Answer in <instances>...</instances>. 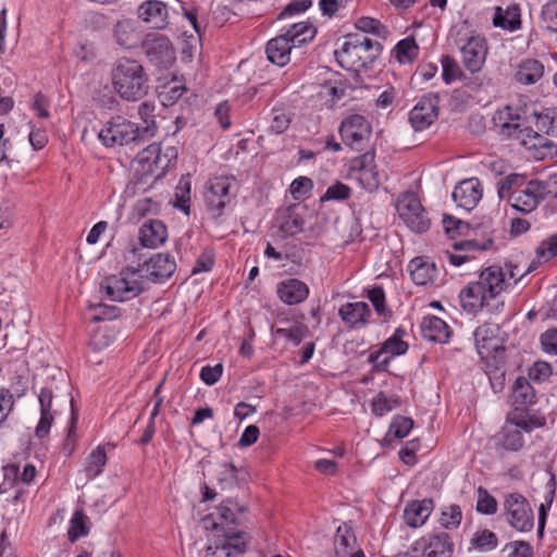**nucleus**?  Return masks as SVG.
<instances>
[{
  "mask_svg": "<svg viewBox=\"0 0 557 557\" xmlns=\"http://www.w3.org/2000/svg\"><path fill=\"white\" fill-rule=\"evenodd\" d=\"M238 468L230 462L220 465L218 471V482L222 486H233L237 483Z\"/></svg>",
  "mask_w": 557,
  "mask_h": 557,
  "instance_id": "864d4df0",
  "label": "nucleus"
},
{
  "mask_svg": "<svg viewBox=\"0 0 557 557\" xmlns=\"http://www.w3.org/2000/svg\"><path fill=\"white\" fill-rule=\"evenodd\" d=\"M520 8L517 4L508 5L506 9L496 7L493 25L504 30L515 32L521 27Z\"/></svg>",
  "mask_w": 557,
  "mask_h": 557,
  "instance_id": "2f4dec72",
  "label": "nucleus"
},
{
  "mask_svg": "<svg viewBox=\"0 0 557 557\" xmlns=\"http://www.w3.org/2000/svg\"><path fill=\"white\" fill-rule=\"evenodd\" d=\"M499 327L495 324L484 323L474 331V341L478 352L481 356L488 355L498 348Z\"/></svg>",
  "mask_w": 557,
  "mask_h": 557,
  "instance_id": "c756f323",
  "label": "nucleus"
},
{
  "mask_svg": "<svg viewBox=\"0 0 557 557\" xmlns=\"http://www.w3.org/2000/svg\"><path fill=\"white\" fill-rule=\"evenodd\" d=\"M498 546L497 535L487 529L476 530L470 539V548L481 553H487Z\"/></svg>",
  "mask_w": 557,
  "mask_h": 557,
  "instance_id": "e433bc0d",
  "label": "nucleus"
},
{
  "mask_svg": "<svg viewBox=\"0 0 557 557\" xmlns=\"http://www.w3.org/2000/svg\"><path fill=\"white\" fill-rule=\"evenodd\" d=\"M504 507L512 528L521 532L532 530L533 511L524 496L519 493L509 494L505 499Z\"/></svg>",
  "mask_w": 557,
  "mask_h": 557,
  "instance_id": "9b49d317",
  "label": "nucleus"
},
{
  "mask_svg": "<svg viewBox=\"0 0 557 557\" xmlns=\"http://www.w3.org/2000/svg\"><path fill=\"white\" fill-rule=\"evenodd\" d=\"M413 428L411 418L404 416H395L389 424L388 432L385 434L393 435L395 438L401 440L406 437Z\"/></svg>",
  "mask_w": 557,
  "mask_h": 557,
  "instance_id": "de8ad7c7",
  "label": "nucleus"
},
{
  "mask_svg": "<svg viewBox=\"0 0 557 557\" xmlns=\"http://www.w3.org/2000/svg\"><path fill=\"white\" fill-rule=\"evenodd\" d=\"M55 398V393L52 386H45L38 394L40 405V418L35 429V435L38 438L46 437L51 429L54 420V412L52 411V403Z\"/></svg>",
  "mask_w": 557,
  "mask_h": 557,
  "instance_id": "aec40b11",
  "label": "nucleus"
},
{
  "mask_svg": "<svg viewBox=\"0 0 557 557\" xmlns=\"http://www.w3.org/2000/svg\"><path fill=\"white\" fill-rule=\"evenodd\" d=\"M523 435L521 433V429L517 428L513 424V421L510 424H506L498 436V445H500L504 449L509 451H518L523 446Z\"/></svg>",
  "mask_w": 557,
  "mask_h": 557,
  "instance_id": "f704fd0d",
  "label": "nucleus"
},
{
  "mask_svg": "<svg viewBox=\"0 0 557 557\" xmlns=\"http://www.w3.org/2000/svg\"><path fill=\"white\" fill-rule=\"evenodd\" d=\"M420 329L424 339L438 344L448 343L453 334L450 326L444 320L435 315L424 317L421 321Z\"/></svg>",
  "mask_w": 557,
  "mask_h": 557,
  "instance_id": "4be33fe9",
  "label": "nucleus"
},
{
  "mask_svg": "<svg viewBox=\"0 0 557 557\" xmlns=\"http://www.w3.org/2000/svg\"><path fill=\"white\" fill-rule=\"evenodd\" d=\"M434 507L432 498L411 500L405 507L404 519L410 528H420L425 524Z\"/></svg>",
  "mask_w": 557,
  "mask_h": 557,
  "instance_id": "5701e85b",
  "label": "nucleus"
},
{
  "mask_svg": "<svg viewBox=\"0 0 557 557\" xmlns=\"http://www.w3.org/2000/svg\"><path fill=\"white\" fill-rule=\"evenodd\" d=\"M312 181L308 177L300 176L290 184V194L295 199H301L310 193Z\"/></svg>",
  "mask_w": 557,
  "mask_h": 557,
  "instance_id": "680f3d73",
  "label": "nucleus"
},
{
  "mask_svg": "<svg viewBox=\"0 0 557 557\" xmlns=\"http://www.w3.org/2000/svg\"><path fill=\"white\" fill-rule=\"evenodd\" d=\"M141 170L150 175L159 176L161 159V148L159 144H151L137 153L136 157Z\"/></svg>",
  "mask_w": 557,
  "mask_h": 557,
  "instance_id": "473e14b6",
  "label": "nucleus"
},
{
  "mask_svg": "<svg viewBox=\"0 0 557 557\" xmlns=\"http://www.w3.org/2000/svg\"><path fill=\"white\" fill-rule=\"evenodd\" d=\"M88 517L84 513L82 509L75 510L73 513L70 528H69V540L71 542H75L82 536L87 535L88 527H87Z\"/></svg>",
  "mask_w": 557,
  "mask_h": 557,
  "instance_id": "79ce46f5",
  "label": "nucleus"
},
{
  "mask_svg": "<svg viewBox=\"0 0 557 557\" xmlns=\"http://www.w3.org/2000/svg\"><path fill=\"white\" fill-rule=\"evenodd\" d=\"M236 195V180L232 176H215L206 187L205 201L209 211L215 216L222 214L223 209Z\"/></svg>",
  "mask_w": 557,
  "mask_h": 557,
  "instance_id": "1a4fd4ad",
  "label": "nucleus"
},
{
  "mask_svg": "<svg viewBox=\"0 0 557 557\" xmlns=\"http://www.w3.org/2000/svg\"><path fill=\"white\" fill-rule=\"evenodd\" d=\"M232 14L233 12L227 5L223 4L220 1H212L210 15L214 26H223L228 21Z\"/></svg>",
  "mask_w": 557,
  "mask_h": 557,
  "instance_id": "6e6d98bb",
  "label": "nucleus"
},
{
  "mask_svg": "<svg viewBox=\"0 0 557 557\" xmlns=\"http://www.w3.org/2000/svg\"><path fill=\"white\" fill-rule=\"evenodd\" d=\"M541 15L543 22L546 24V28L552 33H557V0L543 5Z\"/></svg>",
  "mask_w": 557,
  "mask_h": 557,
  "instance_id": "4d7b16f0",
  "label": "nucleus"
},
{
  "mask_svg": "<svg viewBox=\"0 0 557 557\" xmlns=\"http://www.w3.org/2000/svg\"><path fill=\"white\" fill-rule=\"evenodd\" d=\"M411 552L421 557H453L454 544L447 533H434L417 540Z\"/></svg>",
  "mask_w": 557,
  "mask_h": 557,
  "instance_id": "f8f14e48",
  "label": "nucleus"
},
{
  "mask_svg": "<svg viewBox=\"0 0 557 557\" xmlns=\"http://www.w3.org/2000/svg\"><path fill=\"white\" fill-rule=\"evenodd\" d=\"M138 17L152 28L163 29L169 25V11L164 2L147 0L137 9Z\"/></svg>",
  "mask_w": 557,
  "mask_h": 557,
  "instance_id": "6ab92c4d",
  "label": "nucleus"
},
{
  "mask_svg": "<svg viewBox=\"0 0 557 557\" xmlns=\"http://www.w3.org/2000/svg\"><path fill=\"white\" fill-rule=\"evenodd\" d=\"M381 44L363 34H348L335 50L338 64L348 71L367 69L380 55Z\"/></svg>",
  "mask_w": 557,
  "mask_h": 557,
  "instance_id": "39448f33",
  "label": "nucleus"
},
{
  "mask_svg": "<svg viewBox=\"0 0 557 557\" xmlns=\"http://www.w3.org/2000/svg\"><path fill=\"white\" fill-rule=\"evenodd\" d=\"M535 125L539 131L557 137V108H546L536 116Z\"/></svg>",
  "mask_w": 557,
  "mask_h": 557,
  "instance_id": "58836bf2",
  "label": "nucleus"
},
{
  "mask_svg": "<svg viewBox=\"0 0 557 557\" xmlns=\"http://www.w3.org/2000/svg\"><path fill=\"white\" fill-rule=\"evenodd\" d=\"M143 47L147 55L158 62L166 65L174 60V49L171 41L161 34H149L143 41Z\"/></svg>",
  "mask_w": 557,
  "mask_h": 557,
  "instance_id": "f3484780",
  "label": "nucleus"
},
{
  "mask_svg": "<svg viewBox=\"0 0 557 557\" xmlns=\"http://www.w3.org/2000/svg\"><path fill=\"white\" fill-rule=\"evenodd\" d=\"M350 193L351 189L347 185L336 182L326 189L321 200H346L349 198Z\"/></svg>",
  "mask_w": 557,
  "mask_h": 557,
  "instance_id": "bf43d9fd",
  "label": "nucleus"
},
{
  "mask_svg": "<svg viewBox=\"0 0 557 557\" xmlns=\"http://www.w3.org/2000/svg\"><path fill=\"white\" fill-rule=\"evenodd\" d=\"M357 539L347 523L337 527L334 536V550L336 557H364L361 549H356Z\"/></svg>",
  "mask_w": 557,
  "mask_h": 557,
  "instance_id": "412c9836",
  "label": "nucleus"
},
{
  "mask_svg": "<svg viewBox=\"0 0 557 557\" xmlns=\"http://www.w3.org/2000/svg\"><path fill=\"white\" fill-rule=\"evenodd\" d=\"M541 345L545 352L557 356V329H548L541 335Z\"/></svg>",
  "mask_w": 557,
  "mask_h": 557,
  "instance_id": "e2e57ef3",
  "label": "nucleus"
},
{
  "mask_svg": "<svg viewBox=\"0 0 557 557\" xmlns=\"http://www.w3.org/2000/svg\"><path fill=\"white\" fill-rule=\"evenodd\" d=\"M395 208L400 220L411 232L423 234L430 230L431 219L416 193L407 190L400 194Z\"/></svg>",
  "mask_w": 557,
  "mask_h": 557,
  "instance_id": "0eeeda50",
  "label": "nucleus"
},
{
  "mask_svg": "<svg viewBox=\"0 0 557 557\" xmlns=\"http://www.w3.org/2000/svg\"><path fill=\"white\" fill-rule=\"evenodd\" d=\"M189 193H190V183L189 181L182 180L175 189V199L174 206L186 214L189 212Z\"/></svg>",
  "mask_w": 557,
  "mask_h": 557,
  "instance_id": "5fc2aeb1",
  "label": "nucleus"
},
{
  "mask_svg": "<svg viewBox=\"0 0 557 557\" xmlns=\"http://www.w3.org/2000/svg\"><path fill=\"white\" fill-rule=\"evenodd\" d=\"M483 190L478 178L472 177L460 182L453 191V199L458 207L472 210L481 200Z\"/></svg>",
  "mask_w": 557,
  "mask_h": 557,
  "instance_id": "a211bd4d",
  "label": "nucleus"
},
{
  "mask_svg": "<svg viewBox=\"0 0 557 557\" xmlns=\"http://www.w3.org/2000/svg\"><path fill=\"white\" fill-rule=\"evenodd\" d=\"M515 403L519 405L532 404L535 399V393L531 384L524 377H518L513 384Z\"/></svg>",
  "mask_w": 557,
  "mask_h": 557,
  "instance_id": "c03bdc74",
  "label": "nucleus"
},
{
  "mask_svg": "<svg viewBox=\"0 0 557 557\" xmlns=\"http://www.w3.org/2000/svg\"><path fill=\"white\" fill-rule=\"evenodd\" d=\"M476 510L483 515H494L497 511V502L486 488H478Z\"/></svg>",
  "mask_w": 557,
  "mask_h": 557,
  "instance_id": "09e8293b",
  "label": "nucleus"
},
{
  "mask_svg": "<svg viewBox=\"0 0 557 557\" xmlns=\"http://www.w3.org/2000/svg\"><path fill=\"white\" fill-rule=\"evenodd\" d=\"M406 335V330L401 326L397 327L395 333L385 339V354L392 356H400L408 350V344L403 339Z\"/></svg>",
  "mask_w": 557,
  "mask_h": 557,
  "instance_id": "a18cd8bd",
  "label": "nucleus"
},
{
  "mask_svg": "<svg viewBox=\"0 0 557 557\" xmlns=\"http://www.w3.org/2000/svg\"><path fill=\"white\" fill-rule=\"evenodd\" d=\"M308 329L304 324H294L289 329L278 327L274 331V335L277 337L286 338L293 342L295 345L300 344L305 337Z\"/></svg>",
  "mask_w": 557,
  "mask_h": 557,
  "instance_id": "3c124183",
  "label": "nucleus"
},
{
  "mask_svg": "<svg viewBox=\"0 0 557 557\" xmlns=\"http://www.w3.org/2000/svg\"><path fill=\"white\" fill-rule=\"evenodd\" d=\"M317 34L315 27L308 21L297 22L284 34L295 47H300L311 41Z\"/></svg>",
  "mask_w": 557,
  "mask_h": 557,
  "instance_id": "72a5a7b5",
  "label": "nucleus"
},
{
  "mask_svg": "<svg viewBox=\"0 0 557 557\" xmlns=\"http://www.w3.org/2000/svg\"><path fill=\"white\" fill-rule=\"evenodd\" d=\"M539 256L544 259H553L557 256V234L540 244Z\"/></svg>",
  "mask_w": 557,
  "mask_h": 557,
  "instance_id": "774afa93",
  "label": "nucleus"
},
{
  "mask_svg": "<svg viewBox=\"0 0 557 557\" xmlns=\"http://www.w3.org/2000/svg\"><path fill=\"white\" fill-rule=\"evenodd\" d=\"M91 308L96 311V313L91 318L94 322L113 320L117 318L120 314V309L115 306L97 304L95 306H91Z\"/></svg>",
  "mask_w": 557,
  "mask_h": 557,
  "instance_id": "052dcab7",
  "label": "nucleus"
},
{
  "mask_svg": "<svg viewBox=\"0 0 557 557\" xmlns=\"http://www.w3.org/2000/svg\"><path fill=\"white\" fill-rule=\"evenodd\" d=\"M223 373V366L222 363H218L213 367L206 366L201 369L200 372V379L207 384V385H213L215 384L221 375Z\"/></svg>",
  "mask_w": 557,
  "mask_h": 557,
  "instance_id": "69168bd1",
  "label": "nucleus"
},
{
  "mask_svg": "<svg viewBox=\"0 0 557 557\" xmlns=\"http://www.w3.org/2000/svg\"><path fill=\"white\" fill-rule=\"evenodd\" d=\"M544 64L534 58H524L516 66L513 78L521 85L536 84L544 75Z\"/></svg>",
  "mask_w": 557,
  "mask_h": 557,
  "instance_id": "b1692460",
  "label": "nucleus"
},
{
  "mask_svg": "<svg viewBox=\"0 0 557 557\" xmlns=\"http://www.w3.org/2000/svg\"><path fill=\"white\" fill-rule=\"evenodd\" d=\"M545 190L546 187L543 183L530 181L521 189H515L508 200L515 210L530 213L544 200Z\"/></svg>",
  "mask_w": 557,
  "mask_h": 557,
  "instance_id": "ddd939ff",
  "label": "nucleus"
},
{
  "mask_svg": "<svg viewBox=\"0 0 557 557\" xmlns=\"http://www.w3.org/2000/svg\"><path fill=\"white\" fill-rule=\"evenodd\" d=\"M419 52V46L414 38L407 37L397 42L391 51V58H395L400 64L412 63Z\"/></svg>",
  "mask_w": 557,
  "mask_h": 557,
  "instance_id": "c9c22d12",
  "label": "nucleus"
},
{
  "mask_svg": "<svg viewBox=\"0 0 557 557\" xmlns=\"http://www.w3.org/2000/svg\"><path fill=\"white\" fill-rule=\"evenodd\" d=\"M15 399L13 394L8 388H0V426L8 419L13 410Z\"/></svg>",
  "mask_w": 557,
  "mask_h": 557,
  "instance_id": "13d9d810",
  "label": "nucleus"
},
{
  "mask_svg": "<svg viewBox=\"0 0 557 557\" xmlns=\"http://www.w3.org/2000/svg\"><path fill=\"white\" fill-rule=\"evenodd\" d=\"M441 62L443 67L442 77L446 84H450L451 82L459 79L462 76V71L453 57L443 55Z\"/></svg>",
  "mask_w": 557,
  "mask_h": 557,
  "instance_id": "8fccbe9b",
  "label": "nucleus"
},
{
  "mask_svg": "<svg viewBox=\"0 0 557 557\" xmlns=\"http://www.w3.org/2000/svg\"><path fill=\"white\" fill-rule=\"evenodd\" d=\"M176 263L169 253H156L144 263L143 270L126 268L121 271L119 276H110L103 280L101 287L106 289L107 295L115 301H126L135 298L144 292L143 275L153 282L161 283L175 272Z\"/></svg>",
  "mask_w": 557,
  "mask_h": 557,
  "instance_id": "f03ea898",
  "label": "nucleus"
},
{
  "mask_svg": "<svg viewBox=\"0 0 557 557\" xmlns=\"http://www.w3.org/2000/svg\"><path fill=\"white\" fill-rule=\"evenodd\" d=\"M412 282L416 285H440V270L435 262L425 257H417L408 264Z\"/></svg>",
  "mask_w": 557,
  "mask_h": 557,
  "instance_id": "dca6fc26",
  "label": "nucleus"
},
{
  "mask_svg": "<svg viewBox=\"0 0 557 557\" xmlns=\"http://www.w3.org/2000/svg\"><path fill=\"white\" fill-rule=\"evenodd\" d=\"M351 170L358 172V181L361 186L370 191H376L380 187V172L374 164V152L367 151L351 161Z\"/></svg>",
  "mask_w": 557,
  "mask_h": 557,
  "instance_id": "4468645a",
  "label": "nucleus"
},
{
  "mask_svg": "<svg viewBox=\"0 0 557 557\" xmlns=\"http://www.w3.org/2000/svg\"><path fill=\"white\" fill-rule=\"evenodd\" d=\"M456 45L460 47L462 63L471 73H475L483 66L486 54L487 44L484 37L469 34L468 26L463 23L457 29Z\"/></svg>",
  "mask_w": 557,
  "mask_h": 557,
  "instance_id": "6e6552de",
  "label": "nucleus"
},
{
  "mask_svg": "<svg viewBox=\"0 0 557 557\" xmlns=\"http://www.w3.org/2000/svg\"><path fill=\"white\" fill-rule=\"evenodd\" d=\"M356 26L359 30H361L360 34L367 35V34H374L379 35L382 24L379 20L364 16L357 21Z\"/></svg>",
  "mask_w": 557,
  "mask_h": 557,
  "instance_id": "338daca9",
  "label": "nucleus"
},
{
  "mask_svg": "<svg viewBox=\"0 0 557 557\" xmlns=\"http://www.w3.org/2000/svg\"><path fill=\"white\" fill-rule=\"evenodd\" d=\"M111 78L114 90L124 100L136 101L148 92V76L136 60H117L112 69Z\"/></svg>",
  "mask_w": 557,
  "mask_h": 557,
  "instance_id": "20e7f679",
  "label": "nucleus"
},
{
  "mask_svg": "<svg viewBox=\"0 0 557 557\" xmlns=\"http://www.w3.org/2000/svg\"><path fill=\"white\" fill-rule=\"evenodd\" d=\"M156 132L157 127L151 124L140 128L135 123L117 115L104 124L98 134V138L103 146L113 148L143 143L153 137Z\"/></svg>",
  "mask_w": 557,
  "mask_h": 557,
  "instance_id": "423d86ee",
  "label": "nucleus"
},
{
  "mask_svg": "<svg viewBox=\"0 0 557 557\" xmlns=\"http://www.w3.org/2000/svg\"><path fill=\"white\" fill-rule=\"evenodd\" d=\"M296 48L289 39L283 34L272 38L267 44L268 60L278 66L286 65L290 60V50Z\"/></svg>",
  "mask_w": 557,
  "mask_h": 557,
  "instance_id": "c85d7f7f",
  "label": "nucleus"
},
{
  "mask_svg": "<svg viewBox=\"0 0 557 557\" xmlns=\"http://www.w3.org/2000/svg\"><path fill=\"white\" fill-rule=\"evenodd\" d=\"M320 96L327 99L331 106L343 100L347 96V84L344 81H327L320 90Z\"/></svg>",
  "mask_w": 557,
  "mask_h": 557,
  "instance_id": "4c0bfd02",
  "label": "nucleus"
},
{
  "mask_svg": "<svg viewBox=\"0 0 557 557\" xmlns=\"http://www.w3.org/2000/svg\"><path fill=\"white\" fill-rule=\"evenodd\" d=\"M462 520V510L460 506L451 504L443 507L440 518V524L447 530L457 529Z\"/></svg>",
  "mask_w": 557,
  "mask_h": 557,
  "instance_id": "37998d69",
  "label": "nucleus"
},
{
  "mask_svg": "<svg viewBox=\"0 0 557 557\" xmlns=\"http://www.w3.org/2000/svg\"><path fill=\"white\" fill-rule=\"evenodd\" d=\"M513 424L529 433L534 429L544 428L546 425V418L537 412H528L525 416L516 417Z\"/></svg>",
  "mask_w": 557,
  "mask_h": 557,
  "instance_id": "49530a36",
  "label": "nucleus"
},
{
  "mask_svg": "<svg viewBox=\"0 0 557 557\" xmlns=\"http://www.w3.org/2000/svg\"><path fill=\"white\" fill-rule=\"evenodd\" d=\"M168 238L166 226L159 220L144 223L139 230V240L143 247L156 248Z\"/></svg>",
  "mask_w": 557,
  "mask_h": 557,
  "instance_id": "cd10ccee",
  "label": "nucleus"
},
{
  "mask_svg": "<svg viewBox=\"0 0 557 557\" xmlns=\"http://www.w3.org/2000/svg\"><path fill=\"white\" fill-rule=\"evenodd\" d=\"M339 134L345 145L355 150H362L370 140L372 128L362 115L354 114L342 122Z\"/></svg>",
  "mask_w": 557,
  "mask_h": 557,
  "instance_id": "9d476101",
  "label": "nucleus"
},
{
  "mask_svg": "<svg viewBox=\"0 0 557 557\" xmlns=\"http://www.w3.org/2000/svg\"><path fill=\"white\" fill-rule=\"evenodd\" d=\"M107 463V454L104 449L100 446L95 448L86 462L85 466V473L88 480L95 479L97 475H99L102 472V468Z\"/></svg>",
  "mask_w": 557,
  "mask_h": 557,
  "instance_id": "ea45409f",
  "label": "nucleus"
},
{
  "mask_svg": "<svg viewBox=\"0 0 557 557\" xmlns=\"http://www.w3.org/2000/svg\"><path fill=\"white\" fill-rule=\"evenodd\" d=\"M277 295L284 304L297 305L308 297L309 288L306 283L297 278H288L278 284Z\"/></svg>",
  "mask_w": 557,
  "mask_h": 557,
  "instance_id": "bb28decb",
  "label": "nucleus"
},
{
  "mask_svg": "<svg viewBox=\"0 0 557 557\" xmlns=\"http://www.w3.org/2000/svg\"><path fill=\"white\" fill-rule=\"evenodd\" d=\"M338 314L348 327L359 329L368 323L371 310L366 302H347L342 305Z\"/></svg>",
  "mask_w": 557,
  "mask_h": 557,
  "instance_id": "393cba45",
  "label": "nucleus"
},
{
  "mask_svg": "<svg viewBox=\"0 0 557 557\" xmlns=\"http://www.w3.org/2000/svg\"><path fill=\"white\" fill-rule=\"evenodd\" d=\"M506 286V274L503 269L497 265L488 267L480 273L478 281L469 283L460 290V306L471 314L483 309L491 314H498L505 307L500 294Z\"/></svg>",
  "mask_w": 557,
  "mask_h": 557,
  "instance_id": "7ed1b4c3",
  "label": "nucleus"
},
{
  "mask_svg": "<svg viewBox=\"0 0 557 557\" xmlns=\"http://www.w3.org/2000/svg\"><path fill=\"white\" fill-rule=\"evenodd\" d=\"M245 510L244 506L228 498L201 519L202 528L212 532L213 536L205 557H238L247 552L248 534L234 528L239 524L237 513H243Z\"/></svg>",
  "mask_w": 557,
  "mask_h": 557,
  "instance_id": "f257e3e1",
  "label": "nucleus"
},
{
  "mask_svg": "<svg viewBox=\"0 0 557 557\" xmlns=\"http://www.w3.org/2000/svg\"><path fill=\"white\" fill-rule=\"evenodd\" d=\"M438 115V98L424 96L410 111L409 121L416 131L428 128Z\"/></svg>",
  "mask_w": 557,
  "mask_h": 557,
  "instance_id": "2eb2a0df",
  "label": "nucleus"
},
{
  "mask_svg": "<svg viewBox=\"0 0 557 557\" xmlns=\"http://www.w3.org/2000/svg\"><path fill=\"white\" fill-rule=\"evenodd\" d=\"M115 42L125 49L137 47L140 41V33L135 21L125 18L119 21L113 27Z\"/></svg>",
  "mask_w": 557,
  "mask_h": 557,
  "instance_id": "a878e982",
  "label": "nucleus"
},
{
  "mask_svg": "<svg viewBox=\"0 0 557 557\" xmlns=\"http://www.w3.org/2000/svg\"><path fill=\"white\" fill-rule=\"evenodd\" d=\"M525 178L520 174H509L497 183V193L500 199H509L515 189H521L525 185Z\"/></svg>",
  "mask_w": 557,
  "mask_h": 557,
  "instance_id": "a19ab883",
  "label": "nucleus"
},
{
  "mask_svg": "<svg viewBox=\"0 0 557 557\" xmlns=\"http://www.w3.org/2000/svg\"><path fill=\"white\" fill-rule=\"evenodd\" d=\"M443 227L450 238H455L458 235H465L469 230V224L451 215H444Z\"/></svg>",
  "mask_w": 557,
  "mask_h": 557,
  "instance_id": "603ef678",
  "label": "nucleus"
},
{
  "mask_svg": "<svg viewBox=\"0 0 557 557\" xmlns=\"http://www.w3.org/2000/svg\"><path fill=\"white\" fill-rule=\"evenodd\" d=\"M552 375V367L548 362L537 361L529 371V376L533 381L542 382Z\"/></svg>",
  "mask_w": 557,
  "mask_h": 557,
  "instance_id": "0e129e2a",
  "label": "nucleus"
},
{
  "mask_svg": "<svg viewBox=\"0 0 557 557\" xmlns=\"http://www.w3.org/2000/svg\"><path fill=\"white\" fill-rule=\"evenodd\" d=\"M276 220L280 231L285 236H294L300 233L304 228L305 221L302 215L298 212V207L296 206H290L280 210Z\"/></svg>",
  "mask_w": 557,
  "mask_h": 557,
  "instance_id": "7c9ffc66",
  "label": "nucleus"
}]
</instances>
